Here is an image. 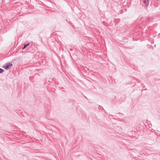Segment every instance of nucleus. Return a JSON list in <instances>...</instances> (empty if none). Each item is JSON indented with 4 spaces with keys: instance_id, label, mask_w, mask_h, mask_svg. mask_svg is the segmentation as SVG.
Listing matches in <instances>:
<instances>
[{
    "instance_id": "20e7f679",
    "label": "nucleus",
    "mask_w": 160,
    "mask_h": 160,
    "mask_svg": "<svg viewBox=\"0 0 160 160\" xmlns=\"http://www.w3.org/2000/svg\"><path fill=\"white\" fill-rule=\"evenodd\" d=\"M144 2L145 3H146V1H144Z\"/></svg>"
},
{
    "instance_id": "f03ea898",
    "label": "nucleus",
    "mask_w": 160,
    "mask_h": 160,
    "mask_svg": "<svg viewBox=\"0 0 160 160\" xmlns=\"http://www.w3.org/2000/svg\"><path fill=\"white\" fill-rule=\"evenodd\" d=\"M28 44H27L26 45H24V47L23 48H22V49H24L28 45Z\"/></svg>"
},
{
    "instance_id": "f257e3e1",
    "label": "nucleus",
    "mask_w": 160,
    "mask_h": 160,
    "mask_svg": "<svg viewBox=\"0 0 160 160\" xmlns=\"http://www.w3.org/2000/svg\"><path fill=\"white\" fill-rule=\"evenodd\" d=\"M12 64L10 63H8L5 64L3 66V68L7 70L9 68L11 67Z\"/></svg>"
},
{
    "instance_id": "7ed1b4c3",
    "label": "nucleus",
    "mask_w": 160,
    "mask_h": 160,
    "mask_svg": "<svg viewBox=\"0 0 160 160\" xmlns=\"http://www.w3.org/2000/svg\"><path fill=\"white\" fill-rule=\"evenodd\" d=\"M4 72V70L1 69V68H0V73H2V72Z\"/></svg>"
}]
</instances>
